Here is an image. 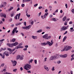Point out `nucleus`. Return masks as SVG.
Masks as SVG:
<instances>
[{
  "instance_id": "nucleus-1",
  "label": "nucleus",
  "mask_w": 74,
  "mask_h": 74,
  "mask_svg": "<svg viewBox=\"0 0 74 74\" xmlns=\"http://www.w3.org/2000/svg\"><path fill=\"white\" fill-rule=\"evenodd\" d=\"M71 48H72L71 47L66 46L64 47V49H63L62 50H61V51H69V49H71Z\"/></svg>"
},
{
  "instance_id": "nucleus-2",
  "label": "nucleus",
  "mask_w": 74,
  "mask_h": 74,
  "mask_svg": "<svg viewBox=\"0 0 74 74\" xmlns=\"http://www.w3.org/2000/svg\"><path fill=\"white\" fill-rule=\"evenodd\" d=\"M31 67H32L31 65L29 64H27L24 66V68L25 70L28 71L31 69Z\"/></svg>"
},
{
  "instance_id": "nucleus-3",
  "label": "nucleus",
  "mask_w": 74,
  "mask_h": 74,
  "mask_svg": "<svg viewBox=\"0 0 74 74\" xmlns=\"http://www.w3.org/2000/svg\"><path fill=\"white\" fill-rule=\"evenodd\" d=\"M60 56H52L49 59V60H53L56 59H58L59 58Z\"/></svg>"
},
{
  "instance_id": "nucleus-4",
  "label": "nucleus",
  "mask_w": 74,
  "mask_h": 74,
  "mask_svg": "<svg viewBox=\"0 0 74 74\" xmlns=\"http://www.w3.org/2000/svg\"><path fill=\"white\" fill-rule=\"evenodd\" d=\"M48 36V34H46L44 36H42V38H45V39H46L47 40H49L51 38V36Z\"/></svg>"
},
{
  "instance_id": "nucleus-5",
  "label": "nucleus",
  "mask_w": 74,
  "mask_h": 74,
  "mask_svg": "<svg viewBox=\"0 0 74 74\" xmlns=\"http://www.w3.org/2000/svg\"><path fill=\"white\" fill-rule=\"evenodd\" d=\"M31 27L32 26H31L30 25H29L27 26L23 27H22V29H26V30H29V29L31 28Z\"/></svg>"
},
{
  "instance_id": "nucleus-6",
  "label": "nucleus",
  "mask_w": 74,
  "mask_h": 74,
  "mask_svg": "<svg viewBox=\"0 0 74 74\" xmlns=\"http://www.w3.org/2000/svg\"><path fill=\"white\" fill-rule=\"evenodd\" d=\"M48 15V12L46 13L44 16V17H43V15H42L41 16V17L42 18V19H44V18H45L47 17V16Z\"/></svg>"
},
{
  "instance_id": "nucleus-7",
  "label": "nucleus",
  "mask_w": 74,
  "mask_h": 74,
  "mask_svg": "<svg viewBox=\"0 0 74 74\" xmlns=\"http://www.w3.org/2000/svg\"><path fill=\"white\" fill-rule=\"evenodd\" d=\"M46 45H49V46H51L52 45H53V43H51V42H49V41H47L46 42Z\"/></svg>"
},
{
  "instance_id": "nucleus-8",
  "label": "nucleus",
  "mask_w": 74,
  "mask_h": 74,
  "mask_svg": "<svg viewBox=\"0 0 74 74\" xmlns=\"http://www.w3.org/2000/svg\"><path fill=\"white\" fill-rule=\"evenodd\" d=\"M23 46H22V45H21L20 44L18 45V46L16 47V49H19V48H23Z\"/></svg>"
},
{
  "instance_id": "nucleus-9",
  "label": "nucleus",
  "mask_w": 74,
  "mask_h": 74,
  "mask_svg": "<svg viewBox=\"0 0 74 74\" xmlns=\"http://www.w3.org/2000/svg\"><path fill=\"white\" fill-rule=\"evenodd\" d=\"M7 45H8L9 46V47H14V44L13 43L10 44V43H8L7 44Z\"/></svg>"
},
{
  "instance_id": "nucleus-10",
  "label": "nucleus",
  "mask_w": 74,
  "mask_h": 74,
  "mask_svg": "<svg viewBox=\"0 0 74 74\" xmlns=\"http://www.w3.org/2000/svg\"><path fill=\"white\" fill-rule=\"evenodd\" d=\"M12 62L13 63V66H16V61H12Z\"/></svg>"
},
{
  "instance_id": "nucleus-11",
  "label": "nucleus",
  "mask_w": 74,
  "mask_h": 74,
  "mask_svg": "<svg viewBox=\"0 0 74 74\" xmlns=\"http://www.w3.org/2000/svg\"><path fill=\"white\" fill-rule=\"evenodd\" d=\"M4 54H5V55L6 56H9V54H8L9 53H8V52L7 51H5L4 52Z\"/></svg>"
},
{
  "instance_id": "nucleus-12",
  "label": "nucleus",
  "mask_w": 74,
  "mask_h": 74,
  "mask_svg": "<svg viewBox=\"0 0 74 74\" xmlns=\"http://www.w3.org/2000/svg\"><path fill=\"white\" fill-rule=\"evenodd\" d=\"M63 30H66V29L65 28V26H63L61 28V29L60 30L61 32H62Z\"/></svg>"
},
{
  "instance_id": "nucleus-13",
  "label": "nucleus",
  "mask_w": 74,
  "mask_h": 74,
  "mask_svg": "<svg viewBox=\"0 0 74 74\" xmlns=\"http://www.w3.org/2000/svg\"><path fill=\"white\" fill-rule=\"evenodd\" d=\"M1 16L5 18H6V14H1Z\"/></svg>"
},
{
  "instance_id": "nucleus-14",
  "label": "nucleus",
  "mask_w": 74,
  "mask_h": 74,
  "mask_svg": "<svg viewBox=\"0 0 74 74\" xmlns=\"http://www.w3.org/2000/svg\"><path fill=\"white\" fill-rule=\"evenodd\" d=\"M44 67H45V69L47 71H49V69H48V67H47L45 65L44 66Z\"/></svg>"
},
{
  "instance_id": "nucleus-15",
  "label": "nucleus",
  "mask_w": 74,
  "mask_h": 74,
  "mask_svg": "<svg viewBox=\"0 0 74 74\" xmlns=\"http://www.w3.org/2000/svg\"><path fill=\"white\" fill-rule=\"evenodd\" d=\"M32 38H33V39H37V36H32Z\"/></svg>"
},
{
  "instance_id": "nucleus-16",
  "label": "nucleus",
  "mask_w": 74,
  "mask_h": 74,
  "mask_svg": "<svg viewBox=\"0 0 74 74\" xmlns=\"http://www.w3.org/2000/svg\"><path fill=\"white\" fill-rule=\"evenodd\" d=\"M41 45H42L43 46H45L47 45V43H41Z\"/></svg>"
},
{
  "instance_id": "nucleus-17",
  "label": "nucleus",
  "mask_w": 74,
  "mask_h": 74,
  "mask_svg": "<svg viewBox=\"0 0 74 74\" xmlns=\"http://www.w3.org/2000/svg\"><path fill=\"white\" fill-rule=\"evenodd\" d=\"M66 38H67V37L65 36L63 39V40L62 42H64V41H65V40H66Z\"/></svg>"
},
{
  "instance_id": "nucleus-18",
  "label": "nucleus",
  "mask_w": 74,
  "mask_h": 74,
  "mask_svg": "<svg viewBox=\"0 0 74 74\" xmlns=\"http://www.w3.org/2000/svg\"><path fill=\"white\" fill-rule=\"evenodd\" d=\"M67 18V17L66 16H65L62 19V21H65L66 20Z\"/></svg>"
},
{
  "instance_id": "nucleus-19",
  "label": "nucleus",
  "mask_w": 74,
  "mask_h": 74,
  "mask_svg": "<svg viewBox=\"0 0 74 74\" xmlns=\"http://www.w3.org/2000/svg\"><path fill=\"white\" fill-rule=\"evenodd\" d=\"M18 44L19 43H18V42H17L14 43L13 45L14 46H16V45H18Z\"/></svg>"
},
{
  "instance_id": "nucleus-20",
  "label": "nucleus",
  "mask_w": 74,
  "mask_h": 74,
  "mask_svg": "<svg viewBox=\"0 0 74 74\" xmlns=\"http://www.w3.org/2000/svg\"><path fill=\"white\" fill-rule=\"evenodd\" d=\"M70 29L71 30H70V32H74V29H73V27L71 28Z\"/></svg>"
},
{
  "instance_id": "nucleus-21",
  "label": "nucleus",
  "mask_w": 74,
  "mask_h": 74,
  "mask_svg": "<svg viewBox=\"0 0 74 74\" xmlns=\"http://www.w3.org/2000/svg\"><path fill=\"white\" fill-rule=\"evenodd\" d=\"M15 31L14 30H13L12 32V33L11 34V36H12V35H14V33H15Z\"/></svg>"
},
{
  "instance_id": "nucleus-22",
  "label": "nucleus",
  "mask_w": 74,
  "mask_h": 74,
  "mask_svg": "<svg viewBox=\"0 0 74 74\" xmlns=\"http://www.w3.org/2000/svg\"><path fill=\"white\" fill-rule=\"evenodd\" d=\"M14 9V7H12L10 8L9 9H8V11H11V10H12L13 9Z\"/></svg>"
},
{
  "instance_id": "nucleus-23",
  "label": "nucleus",
  "mask_w": 74,
  "mask_h": 74,
  "mask_svg": "<svg viewBox=\"0 0 74 74\" xmlns=\"http://www.w3.org/2000/svg\"><path fill=\"white\" fill-rule=\"evenodd\" d=\"M46 28L47 30H49V29H51V27H50L47 26L46 27Z\"/></svg>"
},
{
  "instance_id": "nucleus-24",
  "label": "nucleus",
  "mask_w": 74,
  "mask_h": 74,
  "mask_svg": "<svg viewBox=\"0 0 74 74\" xmlns=\"http://www.w3.org/2000/svg\"><path fill=\"white\" fill-rule=\"evenodd\" d=\"M18 14H17L16 16L15 17V19H18Z\"/></svg>"
},
{
  "instance_id": "nucleus-25",
  "label": "nucleus",
  "mask_w": 74,
  "mask_h": 74,
  "mask_svg": "<svg viewBox=\"0 0 74 74\" xmlns=\"http://www.w3.org/2000/svg\"><path fill=\"white\" fill-rule=\"evenodd\" d=\"M16 40V39H15V38H13L12 40V42H15Z\"/></svg>"
},
{
  "instance_id": "nucleus-26",
  "label": "nucleus",
  "mask_w": 74,
  "mask_h": 74,
  "mask_svg": "<svg viewBox=\"0 0 74 74\" xmlns=\"http://www.w3.org/2000/svg\"><path fill=\"white\" fill-rule=\"evenodd\" d=\"M20 57H21V56H20V55L17 56L16 58L18 60L19 58H20Z\"/></svg>"
},
{
  "instance_id": "nucleus-27",
  "label": "nucleus",
  "mask_w": 74,
  "mask_h": 74,
  "mask_svg": "<svg viewBox=\"0 0 74 74\" xmlns=\"http://www.w3.org/2000/svg\"><path fill=\"white\" fill-rule=\"evenodd\" d=\"M42 31V29H40L37 32V33H40V32H41Z\"/></svg>"
},
{
  "instance_id": "nucleus-28",
  "label": "nucleus",
  "mask_w": 74,
  "mask_h": 74,
  "mask_svg": "<svg viewBox=\"0 0 74 74\" xmlns=\"http://www.w3.org/2000/svg\"><path fill=\"white\" fill-rule=\"evenodd\" d=\"M52 21H54V22H56V18H53L52 19Z\"/></svg>"
},
{
  "instance_id": "nucleus-29",
  "label": "nucleus",
  "mask_w": 74,
  "mask_h": 74,
  "mask_svg": "<svg viewBox=\"0 0 74 74\" xmlns=\"http://www.w3.org/2000/svg\"><path fill=\"white\" fill-rule=\"evenodd\" d=\"M14 13H13L12 14H11V17H12V16H14Z\"/></svg>"
},
{
  "instance_id": "nucleus-30",
  "label": "nucleus",
  "mask_w": 74,
  "mask_h": 74,
  "mask_svg": "<svg viewBox=\"0 0 74 74\" xmlns=\"http://www.w3.org/2000/svg\"><path fill=\"white\" fill-rule=\"evenodd\" d=\"M51 70L52 71H54L55 70V67H53L51 69Z\"/></svg>"
},
{
  "instance_id": "nucleus-31",
  "label": "nucleus",
  "mask_w": 74,
  "mask_h": 74,
  "mask_svg": "<svg viewBox=\"0 0 74 74\" xmlns=\"http://www.w3.org/2000/svg\"><path fill=\"white\" fill-rule=\"evenodd\" d=\"M66 57H67V55L65 54L63 55V58H66Z\"/></svg>"
},
{
  "instance_id": "nucleus-32",
  "label": "nucleus",
  "mask_w": 74,
  "mask_h": 74,
  "mask_svg": "<svg viewBox=\"0 0 74 74\" xmlns=\"http://www.w3.org/2000/svg\"><path fill=\"white\" fill-rule=\"evenodd\" d=\"M17 30V27H16L14 28L13 29V30H14V31H16Z\"/></svg>"
},
{
  "instance_id": "nucleus-33",
  "label": "nucleus",
  "mask_w": 74,
  "mask_h": 74,
  "mask_svg": "<svg viewBox=\"0 0 74 74\" xmlns=\"http://www.w3.org/2000/svg\"><path fill=\"white\" fill-rule=\"evenodd\" d=\"M64 25H67V22L66 21L65 23H64Z\"/></svg>"
},
{
  "instance_id": "nucleus-34",
  "label": "nucleus",
  "mask_w": 74,
  "mask_h": 74,
  "mask_svg": "<svg viewBox=\"0 0 74 74\" xmlns=\"http://www.w3.org/2000/svg\"><path fill=\"white\" fill-rule=\"evenodd\" d=\"M34 62L35 64H37V60H34Z\"/></svg>"
},
{
  "instance_id": "nucleus-35",
  "label": "nucleus",
  "mask_w": 74,
  "mask_h": 74,
  "mask_svg": "<svg viewBox=\"0 0 74 74\" xmlns=\"http://www.w3.org/2000/svg\"><path fill=\"white\" fill-rule=\"evenodd\" d=\"M3 4H4V5H3L4 6H5V5H7V2H4V3H3Z\"/></svg>"
},
{
  "instance_id": "nucleus-36",
  "label": "nucleus",
  "mask_w": 74,
  "mask_h": 74,
  "mask_svg": "<svg viewBox=\"0 0 74 74\" xmlns=\"http://www.w3.org/2000/svg\"><path fill=\"white\" fill-rule=\"evenodd\" d=\"M21 7H25V4H21Z\"/></svg>"
},
{
  "instance_id": "nucleus-37",
  "label": "nucleus",
  "mask_w": 74,
  "mask_h": 74,
  "mask_svg": "<svg viewBox=\"0 0 74 74\" xmlns=\"http://www.w3.org/2000/svg\"><path fill=\"white\" fill-rule=\"evenodd\" d=\"M2 58L3 59H4V57H5V56L4 55H2V56H1Z\"/></svg>"
},
{
  "instance_id": "nucleus-38",
  "label": "nucleus",
  "mask_w": 74,
  "mask_h": 74,
  "mask_svg": "<svg viewBox=\"0 0 74 74\" xmlns=\"http://www.w3.org/2000/svg\"><path fill=\"white\" fill-rule=\"evenodd\" d=\"M16 70H17V69H14L13 70V71H14V72H16Z\"/></svg>"
},
{
  "instance_id": "nucleus-39",
  "label": "nucleus",
  "mask_w": 74,
  "mask_h": 74,
  "mask_svg": "<svg viewBox=\"0 0 74 74\" xmlns=\"http://www.w3.org/2000/svg\"><path fill=\"white\" fill-rule=\"evenodd\" d=\"M21 23H19L18 24H16V26H18V25H21Z\"/></svg>"
},
{
  "instance_id": "nucleus-40",
  "label": "nucleus",
  "mask_w": 74,
  "mask_h": 74,
  "mask_svg": "<svg viewBox=\"0 0 74 74\" xmlns=\"http://www.w3.org/2000/svg\"><path fill=\"white\" fill-rule=\"evenodd\" d=\"M5 40V39H2V40H0V42H2V41H4Z\"/></svg>"
},
{
  "instance_id": "nucleus-41",
  "label": "nucleus",
  "mask_w": 74,
  "mask_h": 74,
  "mask_svg": "<svg viewBox=\"0 0 74 74\" xmlns=\"http://www.w3.org/2000/svg\"><path fill=\"white\" fill-rule=\"evenodd\" d=\"M71 12H73V14H74V9H72Z\"/></svg>"
},
{
  "instance_id": "nucleus-42",
  "label": "nucleus",
  "mask_w": 74,
  "mask_h": 74,
  "mask_svg": "<svg viewBox=\"0 0 74 74\" xmlns=\"http://www.w3.org/2000/svg\"><path fill=\"white\" fill-rule=\"evenodd\" d=\"M68 27H69V25L67 26L66 27H65V30L67 29H68Z\"/></svg>"
},
{
  "instance_id": "nucleus-43",
  "label": "nucleus",
  "mask_w": 74,
  "mask_h": 74,
  "mask_svg": "<svg viewBox=\"0 0 74 74\" xmlns=\"http://www.w3.org/2000/svg\"><path fill=\"white\" fill-rule=\"evenodd\" d=\"M65 6L66 7V8H68V7H67V3H66L65 5Z\"/></svg>"
},
{
  "instance_id": "nucleus-44",
  "label": "nucleus",
  "mask_w": 74,
  "mask_h": 74,
  "mask_svg": "<svg viewBox=\"0 0 74 74\" xmlns=\"http://www.w3.org/2000/svg\"><path fill=\"white\" fill-rule=\"evenodd\" d=\"M8 51H9L10 52L11 51H12V49H11L8 48Z\"/></svg>"
},
{
  "instance_id": "nucleus-45",
  "label": "nucleus",
  "mask_w": 74,
  "mask_h": 74,
  "mask_svg": "<svg viewBox=\"0 0 74 74\" xmlns=\"http://www.w3.org/2000/svg\"><path fill=\"white\" fill-rule=\"evenodd\" d=\"M5 64L4 63H3V64H2L1 65V67H3L4 66V65Z\"/></svg>"
},
{
  "instance_id": "nucleus-46",
  "label": "nucleus",
  "mask_w": 74,
  "mask_h": 74,
  "mask_svg": "<svg viewBox=\"0 0 74 74\" xmlns=\"http://www.w3.org/2000/svg\"><path fill=\"white\" fill-rule=\"evenodd\" d=\"M38 5V4L37 3L36 4L34 5V7H36V6H37Z\"/></svg>"
},
{
  "instance_id": "nucleus-47",
  "label": "nucleus",
  "mask_w": 74,
  "mask_h": 74,
  "mask_svg": "<svg viewBox=\"0 0 74 74\" xmlns=\"http://www.w3.org/2000/svg\"><path fill=\"white\" fill-rule=\"evenodd\" d=\"M24 25H25V26H26V22H25L24 23Z\"/></svg>"
},
{
  "instance_id": "nucleus-48",
  "label": "nucleus",
  "mask_w": 74,
  "mask_h": 74,
  "mask_svg": "<svg viewBox=\"0 0 74 74\" xmlns=\"http://www.w3.org/2000/svg\"><path fill=\"white\" fill-rule=\"evenodd\" d=\"M60 63H61V61H58V64H60Z\"/></svg>"
},
{
  "instance_id": "nucleus-49",
  "label": "nucleus",
  "mask_w": 74,
  "mask_h": 74,
  "mask_svg": "<svg viewBox=\"0 0 74 74\" xmlns=\"http://www.w3.org/2000/svg\"><path fill=\"white\" fill-rule=\"evenodd\" d=\"M31 23L32 25H33V23H34V21H32Z\"/></svg>"
},
{
  "instance_id": "nucleus-50",
  "label": "nucleus",
  "mask_w": 74,
  "mask_h": 74,
  "mask_svg": "<svg viewBox=\"0 0 74 74\" xmlns=\"http://www.w3.org/2000/svg\"><path fill=\"white\" fill-rule=\"evenodd\" d=\"M67 31H66L65 32L64 34V35H65V34H67Z\"/></svg>"
},
{
  "instance_id": "nucleus-51",
  "label": "nucleus",
  "mask_w": 74,
  "mask_h": 74,
  "mask_svg": "<svg viewBox=\"0 0 74 74\" xmlns=\"http://www.w3.org/2000/svg\"><path fill=\"white\" fill-rule=\"evenodd\" d=\"M20 59L21 60H23V57H21L20 58Z\"/></svg>"
},
{
  "instance_id": "nucleus-52",
  "label": "nucleus",
  "mask_w": 74,
  "mask_h": 74,
  "mask_svg": "<svg viewBox=\"0 0 74 74\" xmlns=\"http://www.w3.org/2000/svg\"><path fill=\"white\" fill-rule=\"evenodd\" d=\"M12 21V18H10L9 20L10 22H11Z\"/></svg>"
},
{
  "instance_id": "nucleus-53",
  "label": "nucleus",
  "mask_w": 74,
  "mask_h": 74,
  "mask_svg": "<svg viewBox=\"0 0 74 74\" xmlns=\"http://www.w3.org/2000/svg\"><path fill=\"white\" fill-rule=\"evenodd\" d=\"M42 8V6H40L38 7V8L39 9H41Z\"/></svg>"
},
{
  "instance_id": "nucleus-54",
  "label": "nucleus",
  "mask_w": 74,
  "mask_h": 74,
  "mask_svg": "<svg viewBox=\"0 0 74 74\" xmlns=\"http://www.w3.org/2000/svg\"><path fill=\"white\" fill-rule=\"evenodd\" d=\"M26 15L27 16V17H28V18H29V17H30V15L26 14Z\"/></svg>"
},
{
  "instance_id": "nucleus-55",
  "label": "nucleus",
  "mask_w": 74,
  "mask_h": 74,
  "mask_svg": "<svg viewBox=\"0 0 74 74\" xmlns=\"http://www.w3.org/2000/svg\"><path fill=\"white\" fill-rule=\"evenodd\" d=\"M20 10V8H18L16 10L17 11H19V10Z\"/></svg>"
},
{
  "instance_id": "nucleus-56",
  "label": "nucleus",
  "mask_w": 74,
  "mask_h": 74,
  "mask_svg": "<svg viewBox=\"0 0 74 74\" xmlns=\"http://www.w3.org/2000/svg\"><path fill=\"white\" fill-rule=\"evenodd\" d=\"M5 74H12L11 73H8V72H6L5 73Z\"/></svg>"
},
{
  "instance_id": "nucleus-57",
  "label": "nucleus",
  "mask_w": 74,
  "mask_h": 74,
  "mask_svg": "<svg viewBox=\"0 0 74 74\" xmlns=\"http://www.w3.org/2000/svg\"><path fill=\"white\" fill-rule=\"evenodd\" d=\"M41 12H40L39 13H38V16H40L41 15Z\"/></svg>"
},
{
  "instance_id": "nucleus-58",
  "label": "nucleus",
  "mask_w": 74,
  "mask_h": 74,
  "mask_svg": "<svg viewBox=\"0 0 74 74\" xmlns=\"http://www.w3.org/2000/svg\"><path fill=\"white\" fill-rule=\"evenodd\" d=\"M21 34L22 35V36H24V34H23V33H21Z\"/></svg>"
},
{
  "instance_id": "nucleus-59",
  "label": "nucleus",
  "mask_w": 74,
  "mask_h": 74,
  "mask_svg": "<svg viewBox=\"0 0 74 74\" xmlns=\"http://www.w3.org/2000/svg\"><path fill=\"white\" fill-rule=\"evenodd\" d=\"M73 58H72L71 59V61H72V60H74V58L72 57Z\"/></svg>"
},
{
  "instance_id": "nucleus-60",
  "label": "nucleus",
  "mask_w": 74,
  "mask_h": 74,
  "mask_svg": "<svg viewBox=\"0 0 74 74\" xmlns=\"http://www.w3.org/2000/svg\"><path fill=\"white\" fill-rule=\"evenodd\" d=\"M48 9H46L45 11V12H48Z\"/></svg>"
},
{
  "instance_id": "nucleus-61",
  "label": "nucleus",
  "mask_w": 74,
  "mask_h": 74,
  "mask_svg": "<svg viewBox=\"0 0 74 74\" xmlns=\"http://www.w3.org/2000/svg\"><path fill=\"white\" fill-rule=\"evenodd\" d=\"M10 54H11V53H12L13 52V51H12V50L10 51Z\"/></svg>"
},
{
  "instance_id": "nucleus-62",
  "label": "nucleus",
  "mask_w": 74,
  "mask_h": 74,
  "mask_svg": "<svg viewBox=\"0 0 74 74\" xmlns=\"http://www.w3.org/2000/svg\"><path fill=\"white\" fill-rule=\"evenodd\" d=\"M33 59H32L30 61V62L31 63H32V62H33Z\"/></svg>"
},
{
  "instance_id": "nucleus-63",
  "label": "nucleus",
  "mask_w": 74,
  "mask_h": 74,
  "mask_svg": "<svg viewBox=\"0 0 74 74\" xmlns=\"http://www.w3.org/2000/svg\"><path fill=\"white\" fill-rule=\"evenodd\" d=\"M27 73H31V71H27Z\"/></svg>"
},
{
  "instance_id": "nucleus-64",
  "label": "nucleus",
  "mask_w": 74,
  "mask_h": 74,
  "mask_svg": "<svg viewBox=\"0 0 74 74\" xmlns=\"http://www.w3.org/2000/svg\"><path fill=\"white\" fill-rule=\"evenodd\" d=\"M23 50L24 51H26V50H27V48H24L23 49Z\"/></svg>"
}]
</instances>
